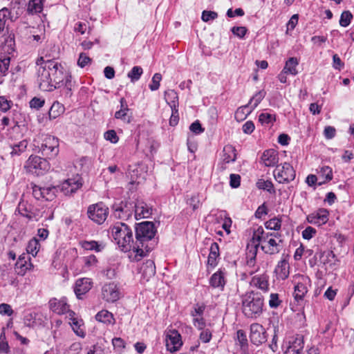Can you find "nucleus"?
I'll use <instances>...</instances> for the list:
<instances>
[{"mask_svg": "<svg viewBox=\"0 0 354 354\" xmlns=\"http://www.w3.org/2000/svg\"><path fill=\"white\" fill-rule=\"evenodd\" d=\"M37 68V82L40 90L52 91L64 86L70 93L72 89V77L64 70L61 64L53 59H44L39 57L36 61Z\"/></svg>", "mask_w": 354, "mask_h": 354, "instance_id": "obj_1", "label": "nucleus"}, {"mask_svg": "<svg viewBox=\"0 0 354 354\" xmlns=\"http://www.w3.org/2000/svg\"><path fill=\"white\" fill-rule=\"evenodd\" d=\"M154 223L151 221H144L136 224L135 239L136 250L134 255L130 254L129 257L131 261L138 262L147 253L152 250L154 244L153 239L156 233Z\"/></svg>", "mask_w": 354, "mask_h": 354, "instance_id": "obj_2", "label": "nucleus"}, {"mask_svg": "<svg viewBox=\"0 0 354 354\" xmlns=\"http://www.w3.org/2000/svg\"><path fill=\"white\" fill-rule=\"evenodd\" d=\"M112 236L121 251L131 252L135 254L136 247V240L133 239V231L124 223H117L111 227Z\"/></svg>", "mask_w": 354, "mask_h": 354, "instance_id": "obj_3", "label": "nucleus"}, {"mask_svg": "<svg viewBox=\"0 0 354 354\" xmlns=\"http://www.w3.org/2000/svg\"><path fill=\"white\" fill-rule=\"evenodd\" d=\"M33 142L35 147L46 158H54L59 153V139L54 136L40 133Z\"/></svg>", "mask_w": 354, "mask_h": 354, "instance_id": "obj_4", "label": "nucleus"}, {"mask_svg": "<svg viewBox=\"0 0 354 354\" xmlns=\"http://www.w3.org/2000/svg\"><path fill=\"white\" fill-rule=\"evenodd\" d=\"M263 299L258 293L251 292L245 295L242 301L243 314L248 317H256L263 310Z\"/></svg>", "mask_w": 354, "mask_h": 354, "instance_id": "obj_5", "label": "nucleus"}, {"mask_svg": "<svg viewBox=\"0 0 354 354\" xmlns=\"http://www.w3.org/2000/svg\"><path fill=\"white\" fill-rule=\"evenodd\" d=\"M24 169L28 173L42 176L50 170V165L46 158L32 155L26 161Z\"/></svg>", "mask_w": 354, "mask_h": 354, "instance_id": "obj_6", "label": "nucleus"}, {"mask_svg": "<svg viewBox=\"0 0 354 354\" xmlns=\"http://www.w3.org/2000/svg\"><path fill=\"white\" fill-rule=\"evenodd\" d=\"M111 209L116 218L127 221L131 218L134 213L135 205L133 201L124 199L114 202Z\"/></svg>", "mask_w": 354, "mask_h": 354, "instance_id": "obj_7", "label": "nucleus"}, {"mask_svg": "<svg viewBox=\"0 0 354 354\" xmlns=\"http://www.w3.org/2000/svg\"><path fill=\"white\" fill-rule=\"evenodd\" d=\"M87 215L91 221L98 225H101L107 218L109 208L102 202L93 204L88 206Z\"/></svg>", "mask_w": 354, "mask_h": 354, "instance_id": "obj_8", "label": "nucleus"}, {"mask_svg": "<svg viewBox=\"0 0 354 354\" xmlns=\"http://www.w3.org/2000/svg\"><path fill=\"white\" fill-rule=\"evenodd\" d=\"M273 174L276 180L279 183H288L295 178V171L293 167L287 162L277 165Z\"/></svg>", "mask_w": 354, "mask_h": 354, "instance_id": "obj_9", "label": "nucleus"}, {"mask_svg": "<svg viewBox=\"0 0 354 354\" xmlns=\"http://www.w3.org/2000/svg\"><path fill=\"white\" fill-rule=\"evenodd\" d=\"M294 281L295 299H302L308 292V287L310 286V279L305 275H297L295 277Z\"/></svg>", "mask_w": 354, "mask_h": 354, "instance_id": "obj_10", "label": "nucleus"}, {"mask_svg": "<svg viewBox=\"0 0 354 354\" xmlns=\"http://www.w3.org/2000/svg\"><path fill=\"white\" fill-rule=\"evenodd\" d=\"M101 296L106 302L113 303L120 299V292L115 283L109 282L102 287Z\"/></svg>", "mask_w": 354, "mask_h": 354, "instance_id": "obj_11", "label": "nucleus"}, {"mask_svg": "<svg viewBox=\"0 0 354 354\" xmlns=\"http://www.w3.org/2000/svg\"><path fill=\"white\" fill-rule=\"evenodd\" d=\"M165 344L169 351H178L183 345L180 334L175 329L169 330L166 333Z\"/></svg>", "mask_w": 354, "mask_h": 354, "instance_id": "obj_12", "label": "nucleus"}, {"mask_svg": "<svg viewBox=\"0 0 354 354\" xmlns=\"http://www.w3.org/2000/svg\"><path fill=\"white\" fill-rule=\"evenodd\" d=\"M82 186V179L79 175L68 178L61 185V190L65 195L75 193Z\"/></svg>", "mask_w": 354, "mask_h": 354, "instance_id": "obj_13", "label": "nucleus"}, {"mask_svg": "<svg viewBox=\"0 0 354 354\" xmlns=\"http://www.w3.org/2000/svg\"><path fill=\"white\" fill-rule=\"evenodd\" d=\"M250 340L255 345H260L267 340L266 330L262 325L254 323L250 326Z\"/></svg>", "mask_w": 354, "mask_h": 354, "instance_id": "obj_14", "label": "nucleus"}, {"mask_svg": "<svg viewBox=\"0 0 354 354\" xmlns=\"http://www.w3.org/2000/svg\"><path fill=\"white\" fill-rule=\"evenodd\" d=\"M48 305L50 310L57 315L69 314V312L71 311L66 297L59 299L52 298L49 300Z\"/></svg>", "mask_w": 354, "mask_h": 354, "instance_id": "obj_15", "label": "nucleus"}, {"mask_svg": "<svg viewBox=\"0 0 354 354\" xmlns=\"http://www.w3.org/2000/svg\"><path fill=\"white\" fill-rule=\"evenodd\" d=\"M281 240L277 237V240L274 238L270 237L266 235V238L263 239V244L261 245V249L266 254H274L279 252L281 250V245L279 243Z\"/></svg>", "mask_w": 354, "mask_h": 354, "instance_id": "obj_16", "label": "nucleus"}, {"mask_svg": "<svg viewBox=\"0 0 354 354\" xmlns=\"http://www.w3.org/2000/svg\"><path fill=\"white\" fill-rule=\"evenodd\" d=\"M134 215L136 220L149 218L153 213V208L142 201H138L134 203Z\"/></svg>", "mask_w": 354, "mask_h": 354, "instance_id": "obj_17", "label": "nucleus"}, {"mask_svg": "<svg viewBox=\"0 0 354 354\" xmlns=\"http://www.w3.org/2000/svg\"><path fill=\"white\" fill-rule=\"evenodd\" d=\"M93 286L92 279L90 278H81L78 279L75 285L74 292L76 297L81 299L82 296L87 293Z\"/></svg>", "mask_w": 354, "mask_h": 354, "instance_id": "obj_18", "label": "nucleus"}, {"mask_svg": "<svg viewBox=\"0 0 354 354\" xmlns=\"http://www.w3.org/2000/svg\"><path fill=\"white\" fill-rule=\"evenodd\" d=\"M329 212L324 208L319 209L317 212H313L307 216V221L309 223L322 225L328 221Z\"/></svg>", "mask_w": 354, "mask_h": 354, "instance_id": "obj_19", "label": "nucleus"}, {"mask_svg": "<svg viewBox=\"0 0 354 354\" xmlns=\"http://www.w3.org/2000/svg\"><path fill=\"white\" fill-rule=\"evenodd\" d=\"M190 131L192 133L188 135L187 145L188 150L194 153L198 149V145L196 142V134L199 133V120H196L189 127Z\"/></svg>", "mask_w": 354, "mask_h": 354, "instance_id": "obj_20", "label": "nucleus"}, {"mask_svg": "<svg viewBox=\"0 0 354 354\" xmlns=\"http://www.w3.org/2000/svg\"><path fill=\"white\" fill-rule=\"evenodd\" d=\"M304 338L302 336H297L289 342V345L285 351L284 354H301L304 349Z\"/></svg>", "mask_w": 354, "mask_h": 354, "instance_id": "obj_21", "label": "nucleus"}, {"mask_svg": "<svg viewBox=\"0 0 354 354\" xmlns=\"http://www.w3.org/2000/svg\"><path fill=\"white\" fill-rule=\"evenodd\" d=\"M30 259H28L30 261ZM33 267L30 261L28 262L25 256H20L15 266V272L20 276H24L28 270Z\"/></svg>", "mask_w": 354, "mask_h": 354, "instance_id": "obj_22", "label": "nucleus"}, {"mask_svg": "<svg viewBox=\"0 0 354 354\" xmlns=\"http://www.w3.org/2000/svg\"><path fill=\"white\" fill-rule=\"evenodd\" d=\"M278 160V153L274 149L266 150L261 156V161L266 167H273Z\"/></svg>", "mask_w": 354, "mask_h": 354, "instance_id": "obj_23", "label": "nucleus"}, {"mask_svg": "<svg viewBox=\"0 0 354 354\" xmlns=\"http://www.w3.org/2000/svg\"><path fill=\"white\" fill-rule=\"evenodd\" d=\"M9 145L11 149L10 154L12 158H15L26 151L28 147V141L24 139L18 142L10 143Z\"/></svg>", "mask_w": 354, "mask_h": 354, "instance_id": "obj_24", "label": "nucleus"}, {"mask_svg": "<svg viewBox=\"0 0 354 354\" xmlns=\"http://www.w3.org/2000/svg\"><path fill=\"white\" fill-rule=\"evenodd\" d=\"M274 272L278 279L284 280L289 276V263L286 259L280 261L277 267L275 268Z\"/></svg>", "mask_w": 354, "mask_h": 354, "instance_id": "obj_25", "label": "nucleus"}, {"mask_svg": "<svg viewBox=\"0 0 354 354\" xmlns=\"http://www.w3.org/2000/svg\"><path fill=\"white\" fill-rule=\"evenodd\" d=\"M223 164L221 169H225L224 164L230 163L235 161L236 158V153L235 149L232 145H227L223 148Z\"/></svg>", "mask_w": 354, "mask_h": 354, "instance_id": "obj_26", "label": "nucleus"}, {"mask_svg": "<svg viewBox=\"0 0 354 354\" xmlns=\"http://www.w3.org/2000/svg\"><path fill=\"white\" fill-rule=\"evenodd\" d=\"M219 257V247L218 243L214 242L211 244L209 254L207 258V266L214 268L217 265V259Z\"/></svg>", "mask_w": 354, "mask_h": 354, "instance_id": "obj_27", "label": "nucleus"}, {"mask_svg": "<svg viewBox=\"0 0 354 354\" xmlns=\"http://www.w3.org/2000/svg\"><path fill=\"white\" fill-rule=\"evenodd\" d=\"M17 210L22 216L29 220L36 218V214L32 211L31 205L27 202L21 201L18 205Z\"/></svg>", "mask_w": 354, "mask_h": 354, "instance_id": "obj_28", "label": "nucleus"}, {"mask_svg": "<svg viewBox=\"0 0 354 354\" xmlns=\"http://www.w3.org/2000/svg\"><path fill=\"white\" fill-rule=\"evenodd\" d=\"M165 99L166 102L170 106L171 111H178V96L177 93L174 90H168L165 93Z\"/></svg>", "mask_w": 354, "mask_h": 354, "instance_id": "obj_29", "label": "nucleus"}, {"mask_svg": "<svg viewBox=\"0 0 354 354\" xmlns=\"http://www.w3.org/2000/svg\"><path fill=\"white\" fill-rule=\"evenodd\" d=\"M251 283L263 291H267L269 286L268 276L265 274L254 276L252 279Z\"/></svg>", "mask_w": 354, "mask_h": 354, "instance_id": "obj_30", "label": "nucleus"}, {"mask_svg": "<svg viewBox=\"0 0 354 354\" xmlns=\"http://www.w3.org/2000/svg\"><path fill=\"white\" fill-rule=\"evenodd\" d=\"M209 283L213 288H223L225 284V274L221 270L217 271L210 277Z\"/></svg>", "mask_w": 354, "mask_h": 354, "instance_id": "obj_31", "label": "nucleus"}, {"mask_svg": "<svg viewBox=\"0 0 354 354\" xmlns=\"http://www.w3.org/2000/svg\"><path fill=\"white\" fill-rule=\"evenodd\" d=\"M95 319L108 325H113L115 324L113 315L106 310H102L98 312L95 315Z\"/></svg>", "mask_w": 354, "mask_h": 354, "instance_id": "obj_32", "label": "nucleus"}, {"mask_svg": "<svg viewBox=\"0 0 354 354\" xmlns=\"http://www.w3.org/2000/svg\"><path fill=\"white\" fill-rule=\"evenodd\" d=\"M318 178L322 180L318 183L319 185H322L333 179V171L328 166L322 167L318 171Z\"/></svg>", "mask_w": 354, "mask_h": 354, "instance_id": "obj_33", "label": "nucleus"}, {"mask_svg": "<svg viewBox=\"0 0 354 354\" xmlns=\"http://www.w3.org/2000/svg\"><path fill=\"white\" fill-rule=\"evenodd\" d=\"M75 312L70 311L68 314L69 319H71L70 324L71 325L73 331L79 336L83 337H84V332L82 329H81V322L82 321L78 320L77 318L75 317Z\"/></svg>", "mask_w": 354, "mask_h": 354, "instance_id": "obj_34", "label": "nucleus"}, {"mask_svg": "<svg viewBox=\"0 0 354 354\" xmlns=\"http://www.w3.org/2000/svg\"><path fill=\"white\" fill-rule=\"evenodd\" d=\"M81 247L86 250H94L97 252L102 251L104 246L95 241H82L80 243Z\"/></svg>", "mask_w": 354, "mask_h": 354, "instance_id": "obj_35", "label": "nucleus"}, {"mask_svg": "<svg viewBox=\"0 0 354 354\" xmlns=\"http://www.w3.org/2000/svg\"><path fill=\"white\" fill-rule=\"evenodd\" d=\"M40 248L41 245L39 241L36 237H33L28 241L26 247V251L28 254H32L33 257H36L40 250Z\"/></svg>", "mask_w": 354, "mask_h": 354, "instance_id": "obj_36", "label": "nucleus"}, {"mask_svg": "<svg viewBox=\"0 0 354 354\" xmlns=\"http://www.w3.org/2000/svg\"><path fill=\"white\" fill-rule=\"evenodd\" d=\"M298 64L299 62L296 57H290L286 61L285 66L283 70L284 71L285 73H288L291 75H295L296 74H297L296 67L298 65Z\"/></svg>", "mask_w": 354, "mask_h": 354, "instance_id": "obj_37", "label": "nucleus"}, {"mask_svg": "<svg viewBox=\"0 0 354 354\" xmlns=\"http://www.w3.org/2000/svg\"><path fill=\"white\" fill-rule=\"evenodd\" d=\"M43 10V3L41 0H30L28 3L27 11L30 14L39 13Z\"/></svg>", "mask_w": 354, "mask_h": 354, "instance_id": "obj_38", "label": "nucleus"}, {"mask_svg": "<svg viewBox=\"0 0 354 354\" xmlns=\"http://www.w3.org/2000/svg\"><path fill=\"white\" fill-rule=\"evenodd\" d=\"M58 188L55 186L42 187L43 198L48 201H52L56 197Z\"/></svg>", "mask_w": 354, "mask_h": 354, "instance_id": "obj_39", "label": "nucleus"}, {"mask_svg": "<svg viewBox=\"0 0 354 354\" xmlns=\"http://www.w3.org/2000/svg\"><path fill=\"white\" fill-rule=\"evenodd\" d=\"M143 73V69L141 66H135L128 73L127 77L130 79L131 82H135L140 80Z\"/></svg>", "mask_w": 354, "mask_h": 354, "instance_id": "obj_40", "label": "nucleus"}, {"mask_svg": "<svg viewBox=\"0 0 354 354\" xmlns=\"http://www.w3.org/2000/svg\"><path fill=\"white\" fill-rule=\"evenodd\" d=\"M263 230L261 227L258 228V230L254 232L251 241L254 244V250H257V248L259 245V243H261L262 245L263 239L266 238V236H263Z\"/></svg>", "mask_w": 354, "mask_h": 354, "instance_id": "obj_41", "label": "nucleus"}, {"mask_svg": "<svg viewBox=\"0 0 354 354\" xmlns=\"http://www.w3.org/2000/svg\"><path fill=\"white\" fill-rule=\"evenodd\" d=\"M10 16V10L3 8L0 10V34L4 30L6 23Z\"/></svg>", "mask_w": 354, "mask_h": 354, "instance_id": "obj_42", "label": "nucleus"}, {"mask_svg": "<svg viewBox=\"0 0 354 354\" xmlns=\"http://www.w3.org/2000/svg\"><path fill=\"white\" fill-rule=\"evenodd\" d=\"M353 17V15L350 11L346 10L342 12L340 16L339 25L342 27L348 26Z\"/></svg>", "mask_w": 354, "mask_h": 354, "instance_id": "obj_43", "label": "nucleus"}, {"mask_svg": "<svg viewBox=\"0 0 354 354\" xmlns=\"http://www.w3.org/2000/svg\"><path fill=\"white\" fill-rule=\"evenodd\" d=\"M265 225L267 229L279 230L281 226V220L279 218L274 217L268 221Z\"/></svg>", "mask_w": 354, "mask_h": 354, "instance_id": "obj_44", "label": "nucleus"}, {"mask_svg": "<svg viewBox=\"0 0 354 354\" xmlns=\"http://www.w3.org/2000/svg\"><path fill=\"white\" fill-rule=\"evenodd\" d=\"M263 97L264 93L263 91H259L251 98L250 102L246 106L252 109H255L258 104L262 100Z\"/></svg>", "mask_w": 354, "mask_h": 354, "instance_id": "obj_45", "label": "nucleus"}, {"mask_svg": "<svg viewBox=\"0 0 354 354\" xmlns=\"http://www.w3.org/2000/svg\"><path fill=\"white\" fill-rule=\"evenodd\" d=\"M320 259L324 263H328L329 262H335L336 261L335 254L333 251H325L322 253Z\"/></svg>", "mask_w": 354, "mask_h": 354, "instance_id": "obj_46", "label": "nucleus"}, {"mask_svg": "<svg viewBox=\"0 0 354 354\" xmlns=\"http://www.w3.org/2000/svg\"><path fill=\"white\" fill-rule=\"evenodd\" d=\"M0 351L6 353L9 351V346L6 340L4 328H3L0 334Z\"/></svg>", "mask_w": 354, "mask_h": 354, "instance_id": "obj_47", "label": "nucleus"}, {"mask_svg": "<svg viewBox=\"0 0 354 354\" xmlns=\"http://www.w3.org/2000/svg\"><path fill=\"white\" fill-rule=\"evenodd\" d=\"M162 80V75L160 73H156L153 75L151 83L149 84V88L151 91H156L160 87V82Z\"/></svg>", "mask_w": 354, "mask_h": 354, "instance_id": "obj_48", "label": "nucleus"}, {"mask_svg": "<svg viewBox=\"0 0 354 354\" xmlns=\"http://www.w3.org/2000/svg\"><path fill=\"white\" fill-rule=\"evenodd\" d=\"M92 59L84 53H81L77 60V65L84 68L91 63Z\"/></svg>", "mask_w": 354, "mask_h": 354, "instance_id": "obj_49", "label": "nucleus"}, {"mask_svg": "<svg viewBox=\"0 0 354 354\" xmlns=\"http://www.w3.org/2000/svg\"><path fill=\"white\" fill-rule=\"evenodd\" d=\"M259 120L262 124H270L275 120V115L268 113H262L259 115Z\"/></svg>", "mask_w": 354, "mask_h": 354, "instance_id": "obj_50", "label": "nucleus"}, {"mask_svg": "<svg viewBox=\"0 0 354 354\" xmlns=\"http://www.w3.org/2000/svg\"><path fill=\"white\" fill-rule=\"evenodd\" d=\"M257 187L260 189H264L271 192L273 185L271 181L259 179L257 183Z\"/></svg>", "mask_w": 354, "mask_h": 354, "instance_id": "obj_51", "label": "nucleus"}, {"mask_svg": "<svg viewBox=\"0 0 354 354\" xmlns=\"http://www.w3.org/2000/svg\"><path fill=\"white\" fill-rule=\"evenodd\" d=\"M115 118L122 120L124 123H130L132 119L131 112H115Z\"/></svg>", "mask_w": 354, "mask_h": 354, "instance_id": "obj_52", "label": "nucleus"}, {"mask_svg": "<svg viewBox=\"0 0 354 354\" xmlns=\"http://www.w3.org/2000/svg\"><path fill=\"white\" fill-rule=\"evenodd\" d=\"M104 136L106 140L110 141L111 143L113 144L117 143L119 140V138L117 136L115 131L113 129L108 130L107 131H106L104 133Z\"/></svg>", "mask_w": 354, "mask_h": 354, "instance_id": "obj_53", "label": "nucleus"}, {"mask_svg": "<svg viewBox=\"0 0 354 354\" xmlns=\"http://www.w3.org/2000/svg\"><path fill=\"white\" fill-rule=\"evenodd\" d=\"M218 17L217 12L211 10H204L202 12L201 19L203 21L207 22L216 19Z\"/></svg>", "mask_w": 354, "mask_h": 354, "instance_id": "obj_54", "label": "nucleus"}, {"mask_svg": "<svg viewBox=\"0 0 354 354\" xmlns=\"http://www.w3.org/2000/svg\"><path fill=\"white\" fill-rule=\"evenodd\" d=\"M12 102L5 96H0V111H9L12 108Z\"/></svg>", "mask_w": 354, "mask_h": 354, "instance_id": "obj_55", "label": "nucleus"}, {"mask_svg": "<svg viewBox=\"0 0 354 354\" xmlns=\"http://www.w3.org/2000/svg\"><path fill=\"white\" fill-rule=\"evenodd\" d=\"M83 262L84 266L87 268L96 266L97 263V259L94 254L83 257Z\"/></svg>", "mask_w": 354, "mask_h": 354, "instance_id": "obj_56", "label": "nucleus"}, {"mask_svg": "<svg viewBox=\"0 0 354 354\" xmlns=\"http://www.w3.org/2000/svg\"><path fill=\"white\" fill-rule=\"evenodd\" d=\"M193 310L191 311V315L193 318V322L196 327H199V306L198 304H195L193 307Z\"/></svg>", "mask_w": 354, "mask_h": 354, "instance_id": "obj_57", "label": "nucleus"}, {"mask_svg": "<svg viewBox=\"0 0 354 354\" xmlns=\"http://www.w3.org/2000/svg\"><path fill=\"white\" fill-rule=\"evenodd\" d=\"M44 100L35 97L30 101V107L31 109H39L44 106Z\"/></svg>", "mask_w": 354, "mask_h": 354, "instance_id": "obj_58", "label": "nucleus"}, {"mask_svg": "<svg viewBox=\"0 0 354 354\" xmlns=\"http://www.w3.org/2000/svg\"><path fill=\"white\" fill-rule=\"evenodd\" d=\"M316 232L317 231L315 228L308 226L302 232V237L304 239L310 240L315 235Z\"/></svg>", "mask_w": 354, "mask_h": 354, "instance_id": "obj_59", "label": "nucleus"}, {"mask_svg": "<svg viewBox=\"0 0 354 354\" xmlns=\"http://www.w3.org/2000/svg\"><path fill=\"white\" fill-rule=\"evenodd\" d=\"M14 313L10 305L8 304H0V314L3 315L11 316Z\"/></svg>", "mask_w": 354, "mask_h": 354, "instance_id": "obj_60", "label": "nucleus"}, {"mask_svg": "<svg viewBox=\"0 0 354 354\" xmlns=\"http://www.w3.org/2000/svg\"><path fill=\"white\" fill-rule=\"evenodd\" d=\"M112 344L114 348L117 349L118 351H121L125 348V342L120 337H114L112 339Z\"/></svg>", "mask_w": 354, "mask_h": 354, "instance_id": "obj_61", "label": "nucleus"}, {"mask_svg": "<svg viewBox=\"0 0 354 354\" xmlns=\"http://www.w3.org/2000/svg\"><path fill=\"white\" fill-rule=\"evenodd\" d=\"M32 195L34 198L37 200H40L43 198V192L42 187L37 185H31Z\"/></svg>", "mask_w": 354, "mask_h": 354, "instance_id": "obj_62", "label": "nucleus"}, {"mask_svg": "<svg viewBox=\"0 0 354 354\" xmlns=\"http://www.w3.org/2000/svg\"><path fill=\"white\" fill-rule=\"evenodd\" d=\"M247 31V28L243 26L233 27L232 28V33L240 38H243L245 35Z\"/></svg>", "mask_w": 354, "mask_h": 354, "instance_id": "obj_63", "label": "nucleus"}, {"mask_svg": "<svg viewBox=\"0 0 354 354\" xmlns=\"http://www.w3.org/2000/svg\"><path fill=\"white\" fill-rule=\"evenodd\" d=\"M281 300L279 299V295L277 293H272L270 296L269 305L271 308H277L281 304Z\"/></svg>", "mask_w": 354, "mask_h": 354, "instance_id": "obj_64", "label": "nucleus"}]
</instances>
